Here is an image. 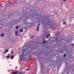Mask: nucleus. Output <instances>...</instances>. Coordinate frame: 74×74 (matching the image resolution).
<instances>
[{"mask_svg":"<svg viewBox=\"0 0 74 74\" xmlns=\"http://www.w3.org/2000/svg\"><path fill=\"white\" fill-rule=\"evenodd\" d=\"M25 49H23V53H25Z\"/></svg>","mask_w":74,"mask_h":74,"instance_id":"obj_4","label":"nucleus"},{"mask_svg":"<svg viewBox=\"0 0 74 74\" xmlns=\"http://www.w3.org/2000/svg\"><path fill=\"white\" fill-rule=\"evenodd\" d=\"M17 73H18V71H16L14 72H13L12 74H17Z\"/></svg>","mask_w":74,"mask_h":74,"instance_id":"obj_3","label":"nucleus"},{"mask_svg":"<svg viewBox=\"0 0 74 74\" xmlns=\"http://www.w3.org/2000/svg\"><path fill=\"white\" fill-rule=\"evenodd\" d=\"M43 40L44 41L42 42V44H44V43H45V42H46L45 41H44V39H43Z\"/></svg>","mask_w":74,"mask_h":74,"instance_id":"obj_8","label":"nucleus"},{"mask_svg":"<svg viewBox=\"0 0 74 74\" xmlns=\"http://www.w3.org/2000/svg\"><path fill=\"white\" fill-rule=\"evenodd\" d=\"M14 56H12L11 57V59H12L14 58Z\"/></svg>","mask_w":74,"mask_h":74,"instance_id":"obj_7","label":"nucleus"},{"mask_svg":"<svg viewBox=\"0 0 74 74\" xmlns=\"http://www.w3.org/2000/svg\"><path fill=\"white\" fill-rule=\"evenodd\" d=\"M3 35H4V34H1V36L2 37H3Z\"/></svg>","mask_w":74,"mask_h":74,"instance_id":"obj_10","label":"nucleus"},{"mask_svg":"<svg viewBox=\"0 0 74 74\" xmlns=\"http://www.w3.org/2000/svg\"><path fill=\"white\" fill-rule=\"evenodd\" d=\"M10 58V56H8L6 57L7 59H8V58Z\"/></svg>","mask_w":74,"mask_h":74,"instance_id":"obj_9","label":"nucleus"},{"mask_svg":"<svg viewBox=\"0 0 74 74\" xmlns=\"http://www.w3.org/2000/svg\"><path fill=\"white\" fill-rule=\"evenodd\" d=\"M19 58H21V55H19Z\"/></svg>","mask_w":74,"mask_h":74,"instance_id":"obj_19","label":"nucleus"},{"mask_svg":"<svg viewBox=\"0 0 74 74\" xmlns=\"http://www.w3.org/2000/svg\"><path fill=\"white\" fill-rule=\"evenodd\" d=\"M67 0H63V1H64V2H65V1H67Z\"/></svg>","mask_w":74,"mask_h":74,"instance_id":"obj_16","label":"nucleus"},{"mask_svg":"<svg viewBox=\"0 0 74 74\" xmlns=\"http://www.w3.org/2000/svg\"><path fill=\"white\" fill-rule=\"evenodd\" d=\"M23 32V30L21 29V30H20V32Z\"/></svg>","mask_w":74,"mask_h":74,"instance_id":"obj_12","label":"nucleus"},{"mask_svg":"<svg viewBox=\"0 0 74 74\" xmlns=\"http://www.w3.org/2000/svg\"><path fill=\"white\" fill-rule=\"evenodd\" d=\"M34 36H32V37H31V38H33V37H34Z\"/></svg>","mask_w":74,"mask_h":74,"instance_id":"obj_21","label":"nucleus"},{"mask_svg":"<svg viewBox=\"0 0 74 74\" xmlns=\"http://www.w3.org/2000/svg\"><path fill=\"white\" fill-rule=\"evenodd\" d=\"M60 52V53H63V52L62 51H61Z\"/></svg>","mask_w":74,"mask_h":74,"instance_id":"obj_20","label":"nucleus"},{"mask_svg":"<svg viewBox=\"0 0 74 74\" xmlns=\"http://www.w3.org/2000/svg\"><path fill=\"white\" fill-rule=\"evenodd\" d=\"M65 23H66L65 22H64L63 23V25L65 24Z\"/></svg>","mask_w":74,"mask_h":74,"instance_id":"obj_17","label":"nucleus"},{"mask_svg":"<svg viewBox=\"0 0 74 74\" xmlns=\"http://www.w3.org/2000/svg\"><path fill=\"white\" fill-rule=\"evenodd\" d=\"M8 51V50H6L4 52V53H7Z\"/></svg>","mask_w":74,"mask_h":74,"instance_id":"obj_2","label":"nucleus"},{"mask_svg":"<svg viewBox=\"0 0 74 74\" xmlns=\"http://www.w3.org/2000/svg\"><path fill=\"white\" fill-rule=\"evenodd\" d=\"M66 54H64V57H66Z\"/></svg>","mask_w":74,"mask_h":74,"instance_id":"obj_14","label":"nucleus"},{"mask_svg":"<svg viewBox=\"0 0 74 74\" xmlns=\"http://www.w3.org/2000/svg\"><path fill=\"white\" fill-rule=\"evenodd\" d=\"M17 33H18V32H17V31L16 32H15V35H16V36H18V35Z\"/></svg>","mask_w":74,"mask_h":74,"instance_id":"obj_5","label":"nucleus"},{"mask_svg":"<svg viewBox=\"0 0 74 74\" xmlns=\"http://www.w3.org/2000/svg\"><path fill=\"white\" fill-rule=\"evenodd\" d=\"M49 36H50V34H49L47 36H46L47 38H48V37H49Z\"/></svg>","mask_w":74,"mask_h":74,"instance_id":"obj_6","label":"nucleus"},{"mask_svg":"<svg viewBox=\"0 0 74 74\" xmlns=\"http://www.w3.org/2000/svg\"><path fill=\"white\" fill-rule=\"evenodd\" d=\"M11 53L12 54V53H13V51H11Z\"/></svg>","mask_w":74,"mask_h":74,"instance_id":"obj_11","label":"nucleus"},{"mask_svg":"<svg viewBox=\"0 0 74 74\" xmlns=\"http://www.w3.org/2000/svg\"><path fill=\"white\" fill-rule=\"evenodd\" d=\"M29 70V69H26V71H28Z\"/></svg>","mask_w":74,"mask_h":74,"instance_id":"obj_18","label":"nucleus"},{"mask_svg":"<svg viewBox=\"0 0 74 74\" xmlns=\"http://www.w3.org/2000/svg\"><path fill=\"white\" fill-rule=\"evenodd\" d=\"M71 46H74V44H71Z\"/></svg>","mask_w":74,"mask_h":74,"instance_id":"obj_15","label":"nucleus"},{"mask_svg":"<svg viewBox=\"0 0 74 74\" xmlns=\"http://www.w3.org/2000/svg\"><path fill=\"white\" fill-rule=\"evenodd\" d=\"M18 26H16V29H18Z\"/></svg>","mask_w":74,"mask_h":74,"instance_id":"obj_13","label":"nucleus"},{"mask_svg":"<svg viewBox=\"0 0 74 74\" xmlns=\"http://www.w3.org/2000/svg\"><path fill=\"white\" fill-rule=\"evenodd\" d=\"M39 26H40V24H38L37 27L36 29V31H38V30L39 29Z\"/></svg>","mask_w":74,"mask_h":74,"instance_id":"obj_1","label":"nucleus"}]
</instances>
